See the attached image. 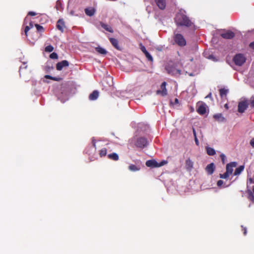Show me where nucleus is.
Returning a JSON list of instances; mask_svg holds the SVG:
<instances>
[{"mask_svg": "<svg viewBox=\"0 0 254 254\" xmlns=\"http://www.w3.org/2000/svg\"><path fill=\"white\" fill-rule=\"evenodd\" d=\"M157 6L161 10L165 8L166 6V0H154Z\"/></svg>", "mask_w": 254, "mask_h": 254, "instance_id": "obj_12", "label": "nucleus"}, {"mask_svg": "<svg viewBox=\"0 0 254 254\" xmlns=\"http://www.w3.org/2000/svg\"><path fill=\"white\" fill-rule=\"evenodd\" d=\"M167 163V161L163 160L160 162V163H158L156 160L152 159L147 160L145 163V165L148 167L153 168L162 166Z\"/></svg>", "mask_w": 254, "mask_h": 254, "instance_id": "obj_2", "label": "nucleus"}, {"mask_svg": "<svg viewBox=\"0 0 254 254\" xmlns=\"http://www.w3.org/2000/svg\"><path fill=\"white\" fill-rule=\"evenodd\" d=\"M109 41L112 44V46L118 50H121V47L119 45V41L117 39L114 38H109Z\"/></svg>", "mask_w": 254, "mask_h": 254, "instance_id": "obj_13", "label": "nucleus"}, {"mask_svg": "<svg viewBox=\"0 0 254 254\" xmlns=\"http://www.w3.org/2000/svg\"><path fill=\"white\" fill-rule=\"evenodd\" d=\"M30 29V27L29 26H26L25 28L24 32H25V34L26 36H27V32Z\"/></svg>", "mask_w": 254, "mask_h": 254, "instance_id": "obj_39", "label": "nucleus"}, {"mask_svg": "<svg viewBox=\"0 0 254 254\" xmlns=\"http://www.w3.org/2000/svg\"><path fill=\"white\" fill-rule=\"evenodd\" d=\"M174 40L176 43L181 47L185 46L186 45V41L181 34H175Z\"/></svg>", "mask_w": 254, "mask_h": 254, "instance_id": "obj_4", "label": "nucleus"}, {"mask_svg": "<svg viewBox=\"0 0 254 254\" xmlns=\"http://www.w3.org/2000/svg\"><path fill=\"white\" fill-rule=\"evenodd\" d=\"M99 154L101 157L105 156L107 154V149L105 148H102L99 151Z\"/></svg>", "mask_w": 254, "mask_h": 254, "instance_id": "obj_28", "label": "nucleus"}, {"mask_svg": "<svg viewBox=\"0 0 254 254\" xmlns=\"http://www.w3.org/2000/svg\"><path fill=\"white\" fill-rule=\"evenodd\" d=\"M108 157L109 159H110L111 160H114V161H117L119 159L118 155L116 153H113L111 154H109L108 155Z\"/></svg>", "mask_w": 254, "mask_h": 254, "instance_id": "obj_23", "label": "nucleus"}, {"mask_svg": "<svg viewBox=\"0 0 254 254\" xmlns=\"http://www.w3.org/2000/svg\"><path fill=\"white\" fill-rule=\"evenodd\" d=\"M242 230L243 231L244 235H246L247 232V228L246 227H243V226H242Z\"/></svg>", "mask_w": 254, "mask_h": 254, "instance_id": "obj_44", "label": "nucleus"}, {"mask_svg": "<svg viewBox=\"0 0 254 254\" xmlns=\"http://www.w3.org/2000/svg\"><path fill=\"white\" fill-rule=\"evenodd\" d=\"M213 118L216 121L220 122H225L226 121L225 118L223 117L222 114H215V115H213Z\"/></svg>", "mask_w": 254, "mask_h": 254, "instance_id": "obj_20", "label": "nucleus"}, {"mask_svg": "<svg viewBox=\"0 0 254 254\" xmlns=\"http://www.w3.org/2000/svg\"><path fill=\"white\" fill-rule=\"evenodd\" d=\"M140 167L139 166H136L133 164H131L128 166V169L132 172H135L139 171L140 170Z\"/></svg>", "mask_w": 254, "mask_h": 254, "instance_id": "obj_26", "label": "nucleus"}, {"mask_svg": "<svg viewBox=\"0 0 254 254\" xmlns=\"http://www.w3.org/2000/svg\"><path fill=\"white\" fill-rule=\"evenodd\" d=\"M206 151H207V153L208 155H214V154H215L216 152H215V150L213 148L210 147H207L206 148Z\"/></svg>", "mask_w": 254, "mask_h": 254, "instance_id": "obj_27", "label": "nucleus"}, {"mask_svg": "<svg viewBox=\"0 0 254 254\" xmlns=\"http://www.w3.org/2000/svg\"><path fill=\"white\" fill-rule=\"evenodd\" d=\"M100 25H101V26L104 28L106 31H108L110 33H113L114 32V30L112 28V27L110 26L109 25L107 24H106V23H104L102 22H100Z\"/></svg>", "mask_w": 254, "mask_h": 254, "instance_id": "obj_17", "label": "nucleus"}, {"mask_svg": "<svg viewBox=\"0 0 254 254\" xmlns=\"http://www.w3.org/2000/svg\"><path fill=\"white\" fill-rule=\"evenodd\" d=\"M144 55H145L146 58L148 59V60L149 61L151 62H153V58L151 56V55L148 52L145 53Z\"/></svg>", "mask_w": 254, "mask_h": 254, "instance_id": "obj_31", "label": "nucleus"}, {"mask_svg": "<svg viewBox=\"0 0 254 254\" xmlns=\"http://www.w3.org/2000/svg\"><path fill=\"white\" fill-rule=\"evenodd\" d=\"M93 146L96 149V140L94 139V138H92V141Z\"/></svg>", "mask_w": 254, "mask_h": 254, "instance_id": "obj_42", "label": "nucleus"}, {"mask_svg": "<svg viewBox=\"0 0 254 254\" xmlns=\"http://www.w3.org/2000/svg\"><path fill=\"white\" fill-rule=\"evenodd\" d=\"M99 96V92L97 90L93 91L89 96V99L90 100H95Z\"/></svg>", "mask_w": 254, "mask_h": 254, "instance_id": "obj_19", "label": "nucleus"}, {"mask_svg": "<svg viewBox=\"0 0 254 254\" xmlns=\"http://www.w3.org/2000/svg\"><path fill=\"white\" fill-rule=\"evenodd\" d=\"M26 67H27V66H26V65L24 66V67L21 66V67H20V68H19V74H20V76H21V73H22V72H23V70L24 69H25L26 68Z\"/></svg>", "mask_w": 254, "mask_h": 254, "instance_id": "obj_38", "label": "nucleus"}, {"mask_svg": "<svg viewBox=\"0 0 254 254\" xmlns=\"http://www.w3.org/2000/svg\"><path fill=\"white\" fill-rule=\"evenodd\" d=\"M244 166L242 165L240 166L238 168H237L234 172V175L237 176L239 175L241 173V172L244 170Z\"/></svg>", "mask_w": 254, "mask_h": 254, "instance_id": "obj_25", "label": "nucleus"}, {"mask_svg": "<svg viewBox=\"0 0 254 254\" xmlns=\"http://www.w3.org/2000/svg\"><path fill=\"white\" fill-rule=\"evenodd\" d=\"M147 144L148 141L147 139L143 137L138 138L135 143V146L140 148H143L147 146Z\"/></svg>", "mask_w": 254, "mask_h": 254, "instance_id": "obj_5", "label": "nucleus"}, {"mask_svg": "<svg viewBox=\"0 0 254 254\" xmlns=\"http://www.w3.org/2000/svg\"><path fill=\"white\" fill-rule=\"evenodd\" d=\"M223 184V181L221 180H219L217 183V186L219 187H221Z\"/></svg>", "mask_w": 254, "mask_h": 254, "instance_id": "obj_40", "label": "nucleus"}, {"mask_svg": "<svg viewBox=\"0 0 254 254\" xmlns=\"http://www.w3.org/2000/svg\"><path fill=\"white\" fill-rule=\"evenodd\" d=\"M193 134L194 137V141L196 145H199V141L196 136V133L195 129L192 128Z\"/></svg>", "mask_w": 254, "mask_h": 254, "instance_id": "obj_29", "label": "nucleus"}, {"mask_svg": "<svg viewBox=\"0 0 254 254\" xmlns=\"http://www.w3.org/2000/svg\"><path fill=\"white\" fill-rule=\"evenodd\" d=\"M220 157L221 159L223 164H224L225 163V161L226 159L225 155L224 154H220Z\"/></svg>", "mask_w": 254, "mask_h": 254, "instance_id": "obj_36", "label": "nucleus"}, {"mask_svg": "<svg viewBox=\"0 0 254 254\" xmlns=\"http://www.w3.org/2000/svg\"><path fill=\"white\" fill-rule=\"evenodd\" d=\"M230 175L226 171L223 174H220V178L221 179H227L229 177Z\"/></svg>", "mask_w": 254, "mask_h": 254, "instance_id": "obj_35", "label": "nucleus"}, {"mask_svg": "<svg viewBox=\"0 0 254 254\" xmlns=\"http://www.w3.org/2000/svg\"><path fill=\"white\" fill-rule=\"evenodd\" d=\"M29 26L30 27V28H32V27H33V23H32V22H31L29 23Z\"/></svg>", "mask_w": 254, "mask_h": 254, "instance_id": "obj_47", "label": "nucleus"}, {"mask_svg": "<svg viewBox=\"0 0 254 254\" xmlns=\"http://www.w3.org/2000/svg\"><path fill=\"white\" fill-rule=\"evenodd\" d=\"M220 92V95L221 98H224V97H226L228 92V90L226 89L225 88H222L219 90Z\"/></svg>", "mask_w": 254, "mask_h": 254, "instance_id": "obj_24", "label": "nucleus"}, {"mask_svg": "<svg viewBox=\"0 0 254 254\" xmlns=\"http://www.w3.org/2000/svg\"><path fill=\"white\" fill-rule=\"evenodd\" d=\"M215 170V165L213 163L208 164L205 168V170L209 175H212Z\"/></svg>", "mask_w": 254, "mask_h": 254, "instance_id": "obj_15", "label": "nucleus"}, {"mask_svg": "<svg viewBox=\"0 0 254 254\" xmlns=\"http://www.w3.org/2000/svg\"><path fill=\"white\" fill-rule=\"evenodd\" d=\"M95 12V9L94 8H89L85 9V14L89 16H93Z\"/></svg>", "mask_w": 254, "mask_h": 254, "instance_id": "obj_21", "label": "nucleus"}, {"mask_svg": "<svg viewBox=\"0 0 254 254\" xmlns=\"http://www.w3.org/2000/svg\"><path fill=\"white\" fill-rule=\"evenodd\" d=\"M69 66V62L66 60H63L59 62L56 64V69L58 70H61L64 67Z\"/></svg>", "mask_w": 254, "mask_h": 254, "instance_id": "obj_9", "label": "nucleus"}, {"mask_svg": "<svg viewBox=\"0 0 254 254\" xmlns=\"http://www.w3.org/2000/svg\"><path fill=\"white\" fill-rule=\"evenodd\" d=\"M249 47L253 50H254V41L250 43Z\"/></svg>", "mask_w": 254, "mask_h": 254, "instance_id": "obj_45", "label": "nucleus"}, {"mask_svg": "<svg viewBox=\"0 0 254 254\" xmlns=\"http://www.w3.org/2000/svg\"><path fill=\"white\" fill-rule=\"evenodd\" d=\"M45 50L47 52H51L54 50V47L52 45H49L46 47Z\"/></svg>", "mask_w": 254, "mask_h": 254, "instance_id": "obj_33", "label": "nucleus"}, {"mask_svg": "<svg viewBox=\"0 0 254 254\" xmlns=\"http://www.w3.org/2000/svg\"><path fill=\"white\" fill-rule=\"evenodd\" d=\"M28 15L30 16H35L36 15V13L34 11H29L28 12Z\"/></svg>", "mask_w": 254, "mask_h": 254, "instance_id": "obj_46", "label": "nucleus"}, {"mask_svg": "<svg viewBox=\"0 0 254 254\" xmlns=\"http://www.w3.org/2000/svg\"><path fill=\"white\" fill-rule=\"evenodd\" d=\"M250 105L252 108H254V97H252L250 100Z\"/></svg>", "mask_w": 254, "mask_h": 254, "instance_id": "obj_37", "label": "nucleus"}, {"mask_svg": "<svg viewBox=\"0 0 254 254\" xmlns=\"http://www.w3.org/2000/svg\"><path fill=\"white\" fill-rule=\"evenodd\" d=\"M175 103H179V100L177 98H176L175 100Z\"/></svg>", "mask_w": 254, "mask_h": 254, "instance_id": "obj_50", "label": "nucleus"}, {"mask_svg": "<svg viewBox=\"0 0 254 254\" xmlns=\"http://www.w3.org/2000/svg\"><path fill=\"white\" fill-rule=\"evenodd\" d=\"M211 97H212L211 93H210L206 97V98H211Z\"/></svg>", "mask_w": 254, "mask_h": 254, "instance_id": "obj_48", "label": "nucleus"}, {"mask_svg": "<svg viewBox=\"0 0 254 254\" xmlns=\"http://www.w3.org/2000/svg\"><path fill=\"white\" fill-rule=\"evenodd\" d=\"M174 21L178 26L190 27L193 25L189 17L181 11L176 14Z\"/></svg>", "mask_w": 254, "mask_h": 254, "instance_id": "obj_1", "label": "nucleus"}, {"mask_svg": "<svg viewBox=\"0 0 254 254\" xmlns=\"http://www.w3.org/2000/svg\"><path fill=\"white\" fill-rule=\"evenodd\" d=\"M238 107V111L243 113L248 107V104L246 101H241L239 103Z\"/></svg>", "mask_w": 254, "mask_h": 254, "instance_id": "obj_7", "label": "nucleus"}, {"mask_svg": "<svg viewBox=\"0 0 254 254\" xmlns=\"http://www.w3.org/2000/svg\"><path fill=\"white\" fill-rule=\"evenodd\" d=\"M237 163L235 162L228 163L226 165V172L230 175L233 171V168L236 167Z\"/></svg>", "mask_w": 254, "mask_h": 254, "instance_id": "obj_11", "label": "nucleus"}, {"mask_svg": "<svg viewBox=\"0 0 254 254\" xmlns=\"http://www.w3.org/2000/svg\"><path fill=\"white\" fill-rule=\"evenodd\" d=\"M220 35L224 39H231L235 37V34L233 31L228 30L224 33H221Z\"/></svg>", "mask_w": 254, "mask_h": 254, "instance_id": "obj_8", "label": "nucleus"}, {"mask_svg": "<svg viewBox=\"0 0 254 254\" xmlns=\"http://www.w3.org/2000/svg\"><path fill=\"white\" fill-rule=\"evenodd\" d=\"M168 72L174 76H179L181 74V70L175 68H171L168 69Z\"/></svg>", "mask_w": 254, "mask_h": 254, "instance_id": "obj_14", "label": "nucleus"}, {"mask_svg": "<svg viewBox=\"0 0 254 254\" xmlns=\"http://www.w3.org/2000/svg\"><path fill=\"white\" fill-rule=\"evenodd\" d=\"M50 58L52 59H58V55L56 53L53 52L50 54Z\"/></svg>", "mask_w": 254, "mask_h": 254, "instance_id": "obj_34", "label": "nucleus"}, {"mask_svg": "<svg viewBox=\"0 0 254 254\" xmlns=\"http://www.w3.org/2000/svg\"><path fill=\"white\" fill-rule=\"evenodd\" d=\"M250 144L253 148H254V138L250 140Z\"/></svg>", "mask_w": 254, "mask_h": 254, "instance_id": "obj_43", "label": "nucleus"}, {"mask_svg": "<svg viewBox=\"0 0 254 254\" xmlns=\"http://www.w3.org/2000/svg\"><path fill=\"white\" fill-rule=\"evenodd\" d=\"M140 49L144 54L147 52L145 47L144 46H141V47H140Z\"/></svg>", "mask_w": 254, "mask_h": 254, "instance_id": "obj_41", "label": "nucleus"}, {"mask_svg": "<svg viewBox=\"0 0 254 254\" xmlns=\"http://www.w3.org/2000/svg\"><path fill=\"white\" fill-rule=\"evenodd\" d=\"M167 83L164 81L161 84L160 87L161 90H157L156 91V94L158 95H161L162 96H165L167 95V90L166 89Z\"/></svg>", "mask_w": 254, "mask_h": 254, "instance_id": "obj_6", "label": "nucleus"}, {"mask_svg": "<svg viewBox=\"0 0 254 254\" xmlns=\"http://www.w3.org/2000/svg\"><path fill=\"white\" fill-rule=\"evenodd\" d=\"M45 78H46V79H52V80H53L54 81H59L60 80V78H57V77H53L50 75H46L45 76Z\"/></svg>", "mask_w": 254, "mask_h": 254, "instance_id": "obj_30", "label": "nucleus"}, {"mask_svg": "<svg viewBox=\"0 0 254 254\" xmlns=\"http://www.w3.org/2000/svg\"><path fill=\"white\" fill-rule=\"evenodd\" d=\"M206 110L205 105L204 104L200 105L196 110L197 112L200 115H204L206 113Z\"/></svg>", "mask_w": 254, "mask_h": 254, "instance_id": "obj_18", "label": "nucleus"}, {"mask_svg": "<svg viewBox=\"0 0 254 254\" xmlns=\"http://www.w3.org/2000/svg\"><path fill=\"white\" fill-rule=\"evenodd\" d=\"M36 29H37V30L39 32H44V28L42 26H41L38 24H36L35 25Z\"/></svg>", "mask_w": 254, "mask_h": 254, "instance_id": "obj_32", "label": "nucleus"}, {"mask_svg": "<svg viewBox=\"0 0 254 254\" xmlns=\"http://www.w3.org/2000/svg\"><path fill=\"white\" fill-rule=\"evenodd\" d=\"M224 107L226 109H229V107H228V105L227 104H225L224 105Z\"/></svg>", "mask_w": 254, "mask_h": 254, "instance_id": "obj_49", "label": "nucleus"}, {"mask_svg": "<svg viewBox=\"0 0 254 254\" xmlns=\"http://www.w3.org/2000/svg\"><path fill=\"white\" fill-rule=\"evenodd\" d=\"M233 60L236 65L241 66L246 62V58L243 54H238L234 56Z\"/></svg>", "mask_w": 254, "mask_h": 254, "instance_id": "obj_3", "label": "nucleus"}, {"mask_svg": "<svg viewBox=\"0 0 254 254\" xmlns=\"http://www.w3.org/2000/svg\"><path fill=\"white\" fill-rule=\"evenodd\" d=\"M185 165L186 169L189 171H190L193 168V162L189 158L186 160Z\"/></svg>", "mask_w": 254, "mask_h": 254, "instance_id": "obj_16", "label": "nucleus"}, {"mask_svg": "<svg viewBox=\"0 0 254 254\" xmlns=\"http://www.w3.org/2000/svg\"><path fill=\"white\" fill-rule=\"evenodd\" d=\"M95 50L99 54L102 55H106L107 53V51L104 48L99 46L95 48Z\"/></svg>", "mask_w": 254, "mask_h": 254, "instance_id": "obj_22", "label": "nucleus"}, {"mask_svg": "<svg viewBox=\"0 0 254 254\" xmlns=\"http://www.w3.org/2000/svg\"><path fill=\"white\" fill-rule=\"evenodd\" d=\"M56 27L57 29L59 30L61 32H64L65 26L64 22L63 19H60L58 20L57 23Z\"/></svg>", "mask_w": 254, "mask_h": 254, "instance_id": "obj_10", "label": "nucleus"}]
</instances>
